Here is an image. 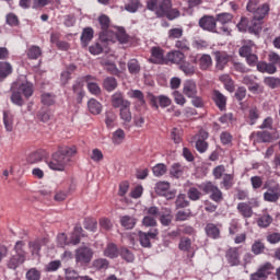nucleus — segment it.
Returning <instances> with one entry per match:
<instances>
[{
  "label": "nucleus",
  "instance_id": "obj_1",
  "mask_svg": "<svg viewBox=\"0 0 280 280\" xmlns=\"http://www.w3.org/2000/svg\"><path fill=\"white\" fill-rule=\"evenodd\" d=\"M147 10L154 12L156 19H167V21L180 19V10L172 8V0H147Z\"/></svg>",
  "mask_w": 280,
  "mask_h": 280
},
{
  "label": "nucleus",
  "instance_id": "obj_2",
  "mask_svg": "<svg viewBox=\"0 0 280 280\" xmlns=\"http://www.w3.org/2000/svg\"><path fill=\"white\" fill-rule=\"evenodd\" d=\"M75 154H78L75 145L63 147L52 154L51 160L48 162V167L54 172H65L71 158L75 156Z\"/></svg>",
  "mask_w": 280,
  "mask_h": 280
},
{
  "label": "nucleus",
  "instance_id": "obj_3",
  "mask_svg": "<svg viewBox=\"0 0 280 280\" xmlns=\"http://www.w3.org/2000/svg\"><path fill=\"white\" fill-rule=\"evenodd\" d=\"M11 102L15 104V106H23L25 102L23 101V96L28 100L34 95V84L30 82L19 83L14 82L11 86Z\"/></svg>",
  "mask_w": 280,
  "mask_h": 280
},
{
  "label": "nucleus",
  "instance_id": "obj_4",
  "mask_svg": "<svg viewBox=\"0 0 280 280\" xmlns=\"http://www.w3.org/2000/svg\"><path fill=\"white\" fill-rule=\"evenodd\" d=\"M15 254L11 256L7 262L10 270H16L19 266H23L27 259V252H25V243L23 241H18L14 246Z\"/></svg>",
  "mask_w": 280,
  "mask_h": 280
},
{
  "label": "nucleus",
  "instance_id": "obj_5",
  "mask_svg": "<svg viewBox=\"0 0 280 280\" xmlns=\"http://www.w3.org/2000/svg\"><path fill=\"white\" fill-rule=\"evenodd\" d=\"M199 27L206 32H212L213 34H231V31L226 26H222L218 30V22L213 15H203L199 20Z\"/></svg>",
  "mask_w": 280,
  "mask_h": 280
},
{
  "label": "nucleus",
  "instance_id": "obj_6",
  "mask_svg": "<svg viewBox=\"0 0 280 280\" xmlns=\"http://www.w3.org/2000/svg\"><path fill=\"white\" fill-rule=\"evenodd\" d=\"M199 189L206 194L209 195L210 200H213V202H222L224 200V196L222 194V190L213 182H205L198 185Z\"/></svg>",
  "mask_w": 280,
  "mask_h": 280
},
{
  "label": "nucleus",
  "instance_id": "obj_7",
  "mask_svg": "<svg viewBox=\"0 0 280 280\" xmlns=\"http://www.w3.org/2000/svg\"><path fill=\"white\" fill-rule=\"evenodd\" d=\"M98 23L101 27V32L98 34L100 39L105 43L110 36L112 32L115 30V26L110 25V18L106 14H101L98 16Z\"/></svg>",
  "mask_w": 280,
  "mask_h": 280
},
{
  "label": "nucleus",
  "instance_id": "obj_8",
  "mask_svg": "<svg viewBox=\"0 0 280 280\" xmlns=\"http://www.w3.org/2000/svg\"><path fill=\"white\" fill-rule=\"evenodd\" d=\"M116 40H118V43H120L121 45H126V43H129L130 36L126 33V28L115 26L114 31H112L107 39H105V43H116Z\"/></svg>",
  "mask_w": 280,
  "mask_h": 280
},
{
  "label": "nucleus",
  "instance_id": "obj_9",
  "mask_svg": "<svg viewBox=\"0 0 280 280\" xmlns=\"http://www.w3.org/2000/svg\"><path fill=\"white\" fill-rule=\"evenodd\" d=\"M159 237V229H150L148 232L139 231L138 240L143 248H152V240Z\"/></svg>",
  "mask_w": 280,
  "mask_h": 280
},
{
  "label": "nucleus",
  "instance_id": "obj_10",
  "mask_svg": "<svg viewBox=\"0 0 280 280\" xmlns=\"http://www.w3.org/2000/svg\"><path fill=\"white\" fill-rule=\"evenodd\" d=\"M207 139H209V132H207L205 129L199 130V132L195 136V148L199 154H205V152L209 150V142H207Z\"/></svg>",
  "mask_w": 280,
  "mask_h": 280
},
{
  "label": "nucleus",
  "instance_id": "obj_11",
  "mask_svg": "<svg viewBox=\"0 0 280 280\" xmlns=\"http://www.w3.org/2000/svg\"><path fill=\"white\" fill-rule=\"evenodd\" d=\"M148 98L152 108H155V110H159V106H161V108H167V106H172V98L166 95L155 96L154 94L150 93L148 94Z\"/></svg>",
  "mask_w": 280,
  "mask_h": 280
},
{
  "label": "nucleus",
  "instance_id": "obj_12",
  "mask_svg": "<svg viewBox=\"0 0 280 280\" xmlns=\"http://www.w3.org/2000/svg\"><path fill=\"white\" fill-rule=\"evenodd\" d=\"M93 259V249L91 247L83 245L75 250V260L78 264H91Z\"/></svg>",
  "mask_w": 280,
  "mask_h": 280
},
{
  "label": "nucleus",
  "instance_id": "obj_13",
  "mask_svg": "<svg viewBox=\"0 0 280 280\" xmlns=\"http://www.w3.org/2000/svg\"><path fill=\"white\" fill-rule=\"evenodd\" d=\"M113 108H124L126 106H131L130 101L126 100L124 92L117 91L110 97Z\"/></svg>",
  "mask_w": 280,
  "mask_h": 280
},
{
  "label": "nucleus",
  "instance_id": "obj_14",
  "mask_svg": "<svg viewBox=\"0 0 280 280\" xmlns=\"http://www.w3.org/2000/svg\"><path fill=\"white\" fill-rule=\"evenodd\" d=\"M152 65H165L167 63L165 57V50L161 47H152L151 49V58L149 59Z\"/></svg>",
  "mask_w": 280,
  "mask_h": 280
},
{
  "label": "nucleus",
  "instance_id": "obj_15",
  "mask_svg": "<svg viewBox=\"0 0 280 280\" xmlns=\"http://www.w3.org/2000/svg\"><path fill=\"white\" fill-rule=\"evenodd\" d=\"M253 207H259V201L254 200V202H252V206L248 202H240L236 209L243 218L248 219L253 218Z\"/></svg>",
  "mask_w": 280,
  "mask_h": 280
},
{
  "label": "nucleus",
  "instance_id": "obj_16",
  "mask_svg": "<svg viewBox=\"0 0 280 280\" xmlns=\"http://www.w3.org/2000/svg\"><path fill=\"white\" fill-rule=\"evenodd\" d=\"M254 143H270L272 141V133L270 131H254L250 135Z\"/></svg>",
  "mask_w": 280,
  "mask_h": 280
},
{
  "label": "nucleus",
  "instance_id": "obj_17",
  "mask_svg": "<svg viewBox=\"0 0 280 280\" xmlns=\"http://www.w3.org/2000/svg\"><path fill=\"white\" fill-rule=\"evenodd\" d=\"M214 60H215V67L219 71L224 70V67L229 65V60H231V57L229 54L224 51H215L214 52Z\"/></svg>",
  "mask_w": 280,
  "mask_h": 280
},
{
  "label": "nucleus",
  "instance_id": "obj_18",
  "mask_svg": "<svg viewBox=\"0 0 280 280\" xmlns=\"http://www.w3.org/2000/svg\"><path fill=\"white\" fill-rule=\"evenodd\" d=\"M171 65H183L185 62V54L180 52V50H173L167 52L166 55V63Z\"/></svg>",
  "mask_w": 280,
  "mask_h": 280
},
{
  "label": "nucleus",
  "instance_id": "obj_19",
  "mask_svg": "<svg viewBox=\"0 0 280 280\" xmlns=\"http://www.w3.org/2000/svg\"><path fill=\"white\" fill-rule=\"evenodd\" d=\"M183 93L186 97L191 98L198 95V85L194 80H187L184 82Z\"/></svg>",
  "mask_w": 280,
  "mask_h": 280
},
{
  "label": "nucleus",
  "instance_id": "obj_20",
  "mask_svg": "<svg viewBox=\"0 0 280 280\" xmlns=\"http://www.w3.org/2000/svg\"><path fill=\"white\" fill-rule=\"evenodd\" d=\"M280 198L279 185L271 186L264 192V200L266 202H277Z\"/></svg>",
  "mask_w": 280,
  "mask_h": 280
},
{
  "label": "nucleus",
  "instance_id": "obj_21",
  "mask_svg": "<svg viewBox=\"0 0 280 280\" xmlns=\"http://www.w3.org/2000/svg\"><path fill=\"white\" fill-rule=\"evenodd\" d=\"M225 259L230 266H240V249L232 247L225 253Z\"/></svg>",
  "mask_w": 280,
  "mask_h": 280
},
{
  "label": "nucleus",
  "instance_id": "obj_22",
  "mask_svg": "<svg viewBox=\"0 0 280 280\" xmlns=\"http://www.w3.org/2000/svg\"><path fill=\"white\" fill-rule=\"evenodd\" d=\"M93 36H95V31L93 27L88 26L83 28L80 37L82 47H89V43L93 40Z\"/></svg>",
  "mask_w": 280,
  "mask_h": 280
},
{
  "label": "nucleus",
  "instance_id": "obj_23",
  "mask_svg": "<svg viewBox=\"0 0 280 280\" xmlns=\"http://www.w3.org/2000/svg\"><path fill=\"white\" fill-rule=\"evenodd\" d=\"M84 81L88 84V90L92 95H100L102 93V89L100 88V84L95 82V77L93 75H85Z\"/></svg>",
  "mask_w": 280,
  "mask_h": 280
},
{
  "label": "nucleus",
  "instance_id": "obj_24",
  "mask_svg": "<svg viewBox=\"0 0 280 280\" xmlns=\"http://www.w3.org/2000/svg\"><path fill=\"white\" fill-rule=\"evenodd\" d=\"M212 100L219 110H224V108H226V96H224L220 91L214 90L212 92Z\"/></svg>",
  "mask_w": 280,
  "mask_h": 280
},
{
  "label": "nucleus",
  "instance_id": "obj_25",
  "mask_svg": "<svg viewBox=\"0 0 280 280\" xmlns=\"http://www.w3.org/2000/svg\"><path fill=\"white\" fill-rule=\"evenodd\" d=\"M273 269L272 264L267 262L258 269V272L253 273L252 277H255V279H266Z\"/></svg>",
  "mask_w": 280,
  "mask_h": 280
},
{
  "label": "nucleus",
  "instance_id": "obj_26",
  "mask_svg": "<svg viewBox=\"0 0 280 280\" xmlns=\"http://www.w3.org/2000/svg\"><path fill=\"white\" fill-rule=\"evenodd\" d=\"M120 226H122L127 231L135 229V226H137V218L131 215L120 217Z\"/></svg>",
  "mask_w": 280,
  "mask_h": 280
},
{
  "label": "nucleus",
  "instance_id": "obj_27",
  "mask_svg": "<svg viewBox=\"0 0 280 280\" xmlns=\"http://www.w3.org/2000/svg\"><path fill=\"white\" fill-rule=\"evenodd\" d=\"M186 171L187 167L184 166L183 164L173 163L170 168V176H172L173 178H180V176H183V174H185Z\"/></svg>",
  "mask_w": 280,
  "mask_h": 280
},
{
  "label": "nucleus",
  "instance_id": "obj_28",
  "mask_svg": "<svg viewBox=\"0 0 280 280\" xmlns=\"http://www.w3.org/2000/svg\"><path fill=\"white\" fill-rule=\"evenodd\" d=\"M104 256L109 259H117V257H119V248L117 247V244L108 243L104 249Z\"/></svg>",
  "mask_w": 280,
  "mask_h": 280
},
{
  "label": "nucleus",
  "instance_id": "obj_29",
  "mask_svg": "<svg viewBox=\"0 0 280 280\" xmlns=\"http://www.w3.org/2000/svg\"><path fill=\"white\" fill-rule=\"evenodd\" d=\"M198 65L201 71H209L213 67V59L209 55H202L198 60Z\"/></svg>",
  "mask_w": 280,
  "mask_h": 280
},
{
  "label": "nucleus",
  "instance_id": "obj_30",
  "mask_svg": "<svg viewBox=\"0 0 280 280\" xmlns=\"http://www.w3.org/2000/svg\"><path fill=\"white\" fill-rule=\"evenodd\" d=\"M257 70L260 73H269L270 75H272L277 71V68L275 67V65H271L270 62L268 63L266 61H260L257 63Z\"/></svg>",
  "mask_w": 280,
  "mask_h": 280
},
{
  "label": "nucleus",
  "instance_id": "obj_31",
  "mask_svg": "<svg viewBox=\"0 0 280 280\" xmlns=\"http://www.w3.org/2000/svg\"><path fill=\"white\" fill-rule=\"evenodd\" d=\"M259 117H260L259 109L257 107H250L248 109L246 121L249 126H255V124H257V119H259Z\"/></svg>",
  "mask_w": 280,
  "mask_h": 280
},
{
  "label": "nucleus",
  "instance_id": "obj_32",
  "mask_svg": "<svg viewBox=\"0 0 280 280\" xmlns=\"http://www.w3.org/2000/svg\"><path fill=\"white\" fill-rule=\"evenodd\" d=\"M205 230L208 237H211L212 240H219L220 228L218 225H215L214 223H208Z\"/></svg>",
  "mask_w": 280,
  "mask_h": 280
},
{
  "label": "nucleus",
  "instance_id": "obj_33",
  "mask_svg": "<svg viewBox=\"0 0 280 280\" xmlns=\"http://www.w3.org/2000/svg\"><path fill=\"white\" fill-rule=\"evenodd\" d=\"M26 56L28 60H38V58L43 56V49L36 45H33L27 49Z\"/></svg>",
  "mask_w": 280,
  "mask_h": 280
},
{
  "label": "nucleus",
  "instance_id": "obj_34",
  "mask_svg": "<svg viewBox=\"0 0 280 280\" xmlns=\"http://www.w3.org/2000/svg\"><path fill=\"white\" fill-rule=\"evenodd\" d=\"M249 34H255V36H259L261 34V20L253 18L248 25Z\"/></svg>",
  "mask_w": 280,
  "mask_h": 280
},
{
  "label": "nucleus",
  "instance_id": "obj_35",
  "mask_svg": "<svg viewBox=\"0 0 280 280\" xmlns=\"http://www.w3.org/2000/svg\"><path fill=\"white\" fill-rule=\"evenodd\" d=\"M88 108L92 115H100L102 113V103L95 98H91L88 102Z\"/></svg>",
  "mask_w": 280,
  "mask_h": 280
},
{
  "label": "nucleus",
  "instance_id": "obj_36",
  "mask_svg": "<svg viewBox=\"0 0 280 280\" xmlns=\"http://www.w3.org/2000/svg\"><path fill=\"white\" fill-rule=\"evenodd\" d=\"M44 156L45 150H37L27 156V163H30L31 165H34L35 163H40Z\"/></svg>",
  "mask_w": 280,
  "mask_h": 280
},
{
  "label": "nucleus",
  "instance_id": "obj_37",
  "mask_svg": "<svg viewBox=\"0 0 280 280\" xmlns=\"http://www.w3.org/2000/svg\"><path fill=\"white\" fill-rule=\"evenodd\" d=\"M119 117L124 124H130V121H132V112H130V105L119 109Z\"/></svg>",
  "mask_w": 280,
  "mask_h": 280
},
{
  "label": "nucleus",
  "instance_id": "obj_38",
  "mask_svg": "<svg viewBox=\"0 0 280 280\" xmlns=\"http://www.w3.org/2000/svg\"><path fill=\"white\" fill-rule=\"evenodd\" d=\"M118 255L124 261H127V264H132V261H135V254L127 247H120Z\"/></svg>",
  "mask_w": 280,
  "mask_h": 280
},
{
  "label": "nucleus",
  "instance_id": "obj_39",
  "mask_svg": "<svg viewBox=\"0 0 280 280\" xmlns=\"http://www.w3.org/2000/svg\"><path fill=\"white\" fill-rule=\"evenodd\" d=\"M124 139H126V131L119 128L113 133L112 143H114V145H121V143H124Z\"/></svg>",
  "mask_w": 280,
  "mask_h": 280
},
{
  "label": "nucleus",
  "instance_id": "obj_40",
  "mask_svg": "<svg viewBox=\"0 0 280 280\" xmlns=\"http://www.w3.org/2000/svg\"><path fill=\"white\" fill-rule=\"evenodd\" d=\"M127 69L131 75H137L141 72V65L137 59H130L127 63Z\"/></svg>",
  "mask_w": 280,
  "mask_h": 280
},
{
  "label": "nucleus",
  "instance_id": "obj_41",
  "mask_svg": "<svg viewBox=\"0 0 280 280\" xmlns=\"http://www.w3.org/2000/svg\"><path fill=\"white\" fill-rule=\"evenodd\" d=\"M235 185V175L234 174H224L222 177L221 186L229 191Z\"/></svg>",
  "mask_w": 280,
  "mask_h": 280
},
{
  "label": "nucleus",
  "instance_id": "obj_42",
  "mask_svg": "<svg viewBox=\"0 0 280 280\" xmlns=\"http://www.w3.org/2000/svg\"><path fill=\"white\" fill-rule=\"evenodd\" d=\"M256 223L259 229H268V226L272 224V217L270 214H261Z\"/></svg>",
  "mask_w": 280,
  "mask_h": 280
},
{
  "label": "nucleus",
  "instance_id": "obj_43",
  "mask_svg": "<svg viewBox=\"0 0 280 280\" xmlns=\"http://www.w3.org/2000/svg\"><path fill=\"white\" fill-rule=\"evenodd\" d=\"M141 7V0H127L125 3V10L127 12H131L132 14H135V12H137Z\"/></svg>",
  "mask_w": 280,
  "mask_h": 280
},
{
  "label": "nucleus",
  "instance_id": "obj_44",
  "mask_svg": "<svg viewBox=\"0 0 280 280\" xmlns=\"http://www.w3.org/2000/svg\"><path fill=\"white\" fill-rule=\"evenodd\" d=\"M103 86H104L105 91H107L108 93H112V91H115V89H117V79H115L113 77H107L103 81Z\"/></svg>",
  "mask_w": 280,
  "mask_h": 280
},
{
  "label": "nucleus",
  "instance_id": "obj_45",
  "mask_svg": "<svg viewBox=\"0 0 280 280\" xmlns=\"http://www.w3.org/2000/svg\"><path fill=\"white\" fill-rule=\"evenodd\" d=\"M268 12H270V7L265 3L261 7H258V9H256V12L254 13V19L264 21V19L266 18V14H268Z\"/></svg>",
  "mask_w": 280,
  "mask_h": 280
},
{
  "label": "nucleus",
  "instance_id": "obj_46",
  "mask_svg": "<svg viewBox=\"0 0 280 280\" xmlns=\"http://www.w3.org/2000/svg\"><path fill=\"white\" fill-rule=\"evenodd\" d=\"M142 226H144L145 229H159V222L156 221V218L145 215L142 219Z\"/></svg>",
  "mask_w": 280,
  "mask_h": 280
},
{
  "label": "nucleus",
  "instance_id": "obj_47",
  "mask_svg": "<svg viewBox=\"0 0 280 280\" xmlns=\"http://www.w3.org/2000/svg\"><path fill=\"white\" fill-rule=\"evenodd\" d=\"M183 34H184L183 27H175V28L168 30L167 37H168V40H176V39L178 40L183 38Z\"/></svg>",
  "mask_w": 280,
  "mask_h": 280
},
{
  "label": "nucleus",
  "instance_id": "obj_48",
  "mask_svg": "<svg viewBox=\"0 0 280 280\" xmlns=\"http://www.w3.org/2000/svg\"><path fill=\"white\" fill-rule=\"evenodd\" d=\"M83 231L84 230L80 225L74 226V232L70 240V242L73 244V246H78V244L80 243V237H84V234H82Z\"/></svg>",
  "mask_w": 280,
  "mask_h": 280
},
{
  "label": "nucleus",
  "instance_id": "obj_49",
  "mask_svg": "<svg viewBox=\"0 0 280 280\" xmlns=\"http://www.w3.org/2000/svg\"><path fill=\"white\" fill-rule=\"evenodd\" d=\"M115 121H117V115L113 112H107L105 114V125L108 130H113V128H115Z\"/></svg>",
  "mask_w": 280,
  "mask_h": 280
},
{
  "label": "nucleus",
  "instance_id": "obj_50",
  "mask_svg": "<svg viewBox=\"0 0 280 280\" xmlns=\"http://www.w3.org/2000/svg\"><path fill=\"white\" fill-rule=\"evenodd\" d=\"M12 73V66L8 62H0V80H5Z\"/></svg>",
  "mask_w": 280,
  "mask_h": 280
},
{
  "label": "nucleus",
  "instance_id": "obj_51",
  "mask_svg": "<svg viewBox=\"0 0 280 280\" xmlns=\"http://www.w3.org/2000/svg\"><path fill=\"white\" fill-rule=\"evenodd\" d=\"M178 248L184 253H189L191 250V238L187 236L182 237L179 240Z\"/></svg>",
  "mask_w": 280,
  "mask_h": 280
},
{
  "label": "nucleus",
  "instance_id": "obj_52",
  "mask_svg": "<svg viewBox=\"0 0 280 280\" xmlns=\"http://www.w3.org/2000/svg\"><path fill=\"white\" fill-rule=\"evenodd\" d=\"M166 191H170V182H158L155 185L158 196H165Z\"/></svg>",
  "mask_w": 280,
  "mask_h": 280
},
{
  "label": "nucleus",
  "instance_id": "obj_53",
  "mask_svg": "<svg viewBox=\"0 0 280 280\" xmlns=\"http://www.w3.org/2000/svg\"><path fill=\"white\" fill-rule=\"evenodd\" d=\"M191 218V210H179L175 214V222H186V220H189Z\"/></svg>",
  "mask_w": 280,
  "mask_h": 280
},
{
  "label": "nucleus",
  "instance_id": "obj_54",
  "mask_svg": "<svg viewBox=\"0 0 280 280\" xmlns=\"http://www.w3.org/2000/svg\"><path fill=\"white\" fill-rule=\"evenodd\" d=\"M37 119H39V121H43V124H47V121H51V119H54V114L49 109H42L37 114Z\"/></svg>",
  "mask_w": 280,
  "mask_h": 280
},
{
  "label": "nucleus",
  "instance_id": "obj_55",
  "mask_svg": "<svg viewBox=\"0 0 280 280\" xmlns=\"http://www.w3.org/2000/svg\"><path fill=\"white\" fill-rule=\"evenodd\" d=\"M110 262L106 258H97L93 261V268L96 270H108Z\"/></svg>",
  "mask_w": 280,
  "mask_h": 280
},
{
  "label": "nucleus",
  "instance_id": "obj_56",
  "mask_svg": "<svg viewBox=\"0 0 280 280\" xmlns=\"http://www.w3.org/2000/svg\"><path fill=\"white\" fill-rule=\"evenodd\" d=\"M175 207L176 209H186V207H189V200H187V196H185V194L177 196Z\"/></svg>",
  "mask_w": 280,
  "mask_h": 280
},
{
  "label": "nucleus",
  "instance_id": "obj_57",
  "mask_svg": "<svg viewBox=\"0 0 280 280\" xmlns=\"http://www.w3.org/2000/svg\"><path fill=\"white\" fill-rule=\"evenodd\" d=\"M172 220H174L172 210H167L166 213L160 215V222L162 226H170V224H172Z\"/></svg>",
  "mask_w": 280,
  "mask_h": 280
},
{
  "label": "nucleus",
  "instance_id": "obj_58",
  "mask_svg": "<svg viewBox=\"0 0 280 280\" xmlns=\"http://www.w3.org/2000/svg\"><path fill=\"white\" fill-rule=\"evenodd\" d=\"M264 83L266 86H269V89H280V79L275 77H266L264 79Z\"/></svg>",
  "mask_w": 280,
  "mask_h": 280
},
{
  "label": "nucleus",
  "instance_id": "obj_59",
  "mask_svg": "<svg viewBox=\"0 0 280 280\" xmlns=\"http://www.w3.org/2000/svg\"><path fill=\"white\" fill-rule=\"evenodd\" d=\"M187 196L189 200H192L194 202L200 200L202 198V192L198 190L196 187H190L187 191Z\"/></svg>",
  "mask_w": 280,
  "mask_h": 280
},
{
  "label": "nucleus",
  "instance_id": "obj_60",
  "mask_svg": "<svg viewBox=\"0 0 280 280\" xmlns=\"http://www.w3.org/2000/svg\"><path fill=\"white\" fill-rule=\"evenodd\" d=\"M42 104H44V106H54V104H56V95L51 93L42 94Z\"/></svg>",
  "mask_w": 280,
  "mask_h": 280
},
{
  "label": "nucleus",
  "instance_id": "obj_61",
  "mask_svg": "<svg viewBox=\"0 0 280 280\" xmlns=\"http://www.w3.org/2000/svg\"><path fill=\"white\" fill-rule=\"evenodd\" d=\"M217 22L221 23V25H226L228 23H231L233 21V14L231 13H220L217 14Z\"/></svg>",
  "mask_w": 280,
  "mask_h": 280
},
{
  "label": "nucleus",
  "instance_id": "obj_62",
  "mask_svg": "<svg viewBox=\"0 0 280 280\" xmlns=\"http://www.w3.org/2000/svg\"><path fill=\"white\" fill-rule=\"evenodd\" d=\"M179 69L185 73V75H194V73H196V68H194V66L189 62L183 61L179 65Z\"/></svg>",
  "mask_w": 280,
  "mask_h": 280
},
{
  "label": "nucleus",
  "instance_id": "obj_63",
  "mask_svg": "<svg viewBox=\"0 0 280 280\" xmlns=\"http://www.w3.org/2000/svg\"><path fill=\"white\" fill-rule=\"evenodd\" d=\"M266 250V245L261 241H255L252 245V253L254 255H261Z\"/></svg>",
  "mask_w": 280,
  "mask_h": 280
},
{
  "label": "nucleus",
  "instance_id": "obj_64",
  "mask_svg": "<svg viewBox=\"0 0 280 280\" xmlns=\"http://www.w3.org/2000/svg\"><path fill=\"white\" fill-rule=\"evenodd\" d=\"M26 280H40V270L36 268H31L26 272Z\"/></svg>",
  "mask_w": 280,
  "mask_h": 280
}]
</instances>
